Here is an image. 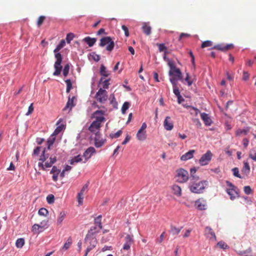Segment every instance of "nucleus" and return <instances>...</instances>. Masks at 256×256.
Wrapping results in <instances>:
<instances>
[{"label": "nucleus", "instance_id": "f257e3e1", "mask_svg": "<svg viewBox=\"0 0 256 256\" xmlns=\"http://www.w3.org/2000/svg\"><path fill=\"white\" fill-rule=\"evenodd\" d=\"M66 44V42L64 40H62L60 42L59 44L56 46V48L54 50V52L55 53L54 56L56 58V61L54 64V72L53 73V75L55 76H59L62 70V66L61 63L62 62V54L58 52L60 49L64 46Z\"/></svg>", "mask_w": 256, "mask_h": 256}, {"label": "nucleus", "instance_id": "f03ea898", "mask_svg": "<svg viewBox=\"0 0 256 256\" xmlns=\"http://www.w3.org/2000/svg\"><path fill=\"white\" fill-rule=\"evenodd\" d=\"M190 180L188 184L190 190L194 194H202L208 186V182L206 180Z\"/></svg>", "mask_w": 256, "mask_h": 256}, {"label": "nucleus", "instance_id": "7ed1b4c3", "mask_svg": "<svg viewBox=\"0 0 256 256\" xmlns=\"http://www.w3.org/2000/svg\"><path fill=\"white\" fill-rule=\"evenodd\" d=\"M176 172V182L180 183H184L188 180L189 176L188 172L186 170L181 168L177 170Z\"/></svg>", "mask_w": 256, "mask_h": 256}, {"label": "nucleus", "instance_id": "20e7f679", "mask_svg": "<svg viewBox=\"0 0 256 256\" xmlns=\"http://www.w3.org/2000/svg\"><path fill=\"white\" fill-rule=\"evenodd\" d=\"M108 44L106 47V50L108 52H111L114 46V42L112 40L110 36H106L102 38L100 40V46L103 47L106 44Z\"/></svg>", "mask_w": 256, "mask_h": 256}, {"label": "nucleus", "instance_id": "39448f33", "mask_svg": "<svg viewBox=\"0 0 256 256\" xmlns=\"http://www.w3.org/2000/svg\"><path fill=\"white\" fill-rule=\"evenodd\" d=\"M212 154L210 150H208L206 154H203L199 160V164L200 166H204L208 164L211 160Z\"/></svg>", "mask_w": 256, "mask_h": 256}, {"label": "nucleus", "instance_id": "423d86ee", "mask_svg": "<svg viewBox=\"0 0 256 256\" xmlns=\"http://www.w3.org/2000/svg\"><path fill=\"white\" fill-rule=\"evenodd\" d=\"M96 100L100 103H104L108 98L107 92L100 88L96 94Z\"/></svg>", "mask_w": 256, "mask_h": 256}, {"label": "nucleus", "instance_id": "0eeeda50", "mask_svg": "<svg viewBox=\"0 0 256 256\" xmlns=\"http://www.w3.org/2000/svg\"><path fill=\"white\" fill-rule=\"evenodd\" d=\"M170 76L171 77L170 78V80L171 83L172 81L174 84H177L176 82L178 80H182V73L179 68L174 70V74L172 76Z\"/></svg>", "mask_w": 256, "mask_h": 256}, {"label": "nucleus", "instance_id": "6e6552de", "mask_svg": "<svg viewBox=\"0 0 256 256\" xmlns=\"http://www.w3.org/2000/svg\"><path fill=\"white\" fill-rule=\"evenodd\" d=\"M92 115L94 118H96V120H94V122H96L100 124L105 120V118L104 117V111L97 110Z\"/></svg>", "mask_w": 256, "mask_h": 256}, {"label": "nucleus", "instance_id": "1a4fd4ad", "mask_svg": "<svg viewBox=\"0 0 256 256\" xmlns=\"http://www.w3.org/2000/svg\"><path fill=\"white\" fill-rule=\"evenodd\" d=\"M84 242H88L89 245L88 246L87 248L88 251H90L92 250L95 246L97 244V240L96 237L90 236V238H88L86 239V236L84 238Z\"/></svg>", "mask_w": 256, "mask_h": 256}, {"label": "nucleus", "instance_id": "9d476101", "mask_svg": "<svg viewBox=\"0 0 256 256\" xmlns=\"http://www.w3.org/2000/svg\"><path fill=\"white\" fill-rule=\"evenodd\" d=\"M226 192L230 196V199L232 200H234L236 198H238L240 196L239 190L238 188H226Z\"/></svg>", "mask_w": 256, "mask_h": 256}, {"label": "nucleus", "instance_id": "9b49d317", "mask_svg": "<svg viewBox=\"0 0 256 256\" xmlns=\"http://www.w3.org/2000/svg\"><path fill=\"white\" fill-rule=\"evenodd\" d=\"M234 48L232 44L224 45V44H218L213 46L212 49L218 50L222 52H226V50Z\"/></svg>", "mask_w": 256, "mask_h": 256}, {"label": "nucleus", "instance_id": "f8f14e48", "mask_svg": "<svg viewBox=\"0 0 256 256\" xmlns=\"http://www.w3.org/2000/svg\"><path fill=\"white\" fill-rule=\"evenodd\" d=\"M101 126V124L97 122H93L88 128V130L96 134H100V128Z\"/></svg>", "mask_w": 256, "mask_h": 256}, {"label": "nucleus", "instance_id": "ddd939ff", "mask_svg": "<svg viewBox=\"0 0 256 256\" xmlns=\"http://www.w3.org/2000/svg\"><path fill=\"white\" fill-rule=\"evenodd\" d=\"M96 152V150L94 147L90 146L88 148L83 154V156L85 160L87 161L91 156Z\"/></svg>", "mask_w": 256, "mask_h": 256}, {"label": "nucleus", "instance_id": "4468645a", "mask_svg": "<svg viewBox=\"0 0 256 256\" xmlns=\"http://www.w3.org/2000/svg\"><path fill=\"white\" fill-rule=\"evenodd\" d=\"M164 126L167 130H171L173 128L174 124L170 116H166L164 122Z\"/></svg>", "mask_w": 256, "mask_h": 256}, {"label": "nucleus", "instance_id": "2eb2a0df", "mask_svg": "<svg viewBox=\"0 0 256 256\" xmlns=\"http://www.w3.org/2000/svg\"><path fill=\"white\" fill-rule=\"evenodd\" d=\"M195 206L198 210H205L206 208V201L203 200L198 199L196 201Z\"/></svg>", "mask_w": 256, "mask_h": 256}, {"label": "nucleus", "instance_id": "dca6fc26", "mask_svg": "<svg viewBox=\"0 0 256 256\" xmlns=\"http://www.w3.org/2000/svg\"><path fill=\"white\" fill-rule=\"evenodd\" d=\"M205 232L206 236L212 241L216 240V236L214 232L212 231V229L209 227L206 226L205 228Z\"/></svg>", "mask_w": 256, "mask_h": 256}, {"label": "nucleus", "instance_id": "f3484780", "mask_svg": "<svg viewBox=\"0 0 256 256\" xmlns=\"http://www.w3.org/2000/svg\"><path fill=\"white\" fill-rule=\"evenodd\" d=\"M100 230H99L96 226H92L90 230H88L86 234V239L90 236L96 237V234L98 233Z\"/></svg>", "mask_w": 256, "mask_h": 256}, {"label": "nucleus", "instance_id": "a211bd4d", "mask_svg": "<svg viewBox=\"0 0 256 256\" xmlns=\"http://www.w3.org/2000/svg\"><path fill=\"white\" fill-rule=\"evenodd\" d=\"M200 116L202 119L203 120L205 125L207 126L211 125L212 124V120L207 114L205 112L201 113Z\"/></svg>", "mask_w": 256, "mask_h": 256}, {"label": "nucleus", "instance_id": "6ab92c4d", "mask_svg": "<svg viewBox=\"0 0 256 256\" xmlns=\"http://www.w3.org/2000/svg\"><path fill=\"white\" fill-rule=\"evenodd\" d=\"M99 134H100L96 135V136L94 138V146L96 148H100L106 142V140L104 139H100Z\"/></svg>", "mask_w": 256, "mask_h": 256}, {"label": "nucleus", "instance_id": "aec40b11", "mask_svg": "<svg viewBox=\"0 0 256 256\" xmlns=\"http://www.w3.org/2000/svg\"><path fill=\"white\" fill-rule=\"evenodd\" d=\"M194 152V150H190L188 152L182 155L180 157V160L182 161H186L190 160L193 157V155Z\"/></svg>", "mask_w": 256, "mask_h": 256}, {"label": "nucleus", "instance_id": "412c9836", "mask_svg": "<svg viewBox=\"0 0 256 256\" xmlns=\"http://www.w3.org/2000/svg\"><path fill=\"white\" fill-rule=\"evenodd\" d=\"M250 166L248 161H244V166L242 170V173L247 176L250 172Z\"/></svg>", "mask_w": 256, "mask_h": 256}, {"label": "nucleus", "instance_id": "4be33fe9", "mask_svg": "<svg viewBox=\"0 0 256 256\" xmlns=\"http://www.w3.org/2000/svg\"><path fill=\"white\" fill-rule=\"evenodd\" d=\"M182 228V226L180 228H178L173 225H170V229L168 230V232L170 234H172V236H176L178 235L180 232Z\"/></svg>", "mask_w": 256, "mask_h": 256}, {"label": "nucleus", "instance_id": "5701e85b", "mask_svg": "<svg viewBox=\"0 0 256 256\" xmlns=\"http://www.w3.org/2000/svg\"><path fill=\"white\" fill-rule=\"evenodd\" d=\"M83 41L86 42L90 47H92L96 42V38H92L90 36H86L83 39Z\"/></svg>", "mask_w": 256, "mask_h": 256}, {"label": "nucleus", "instance_id": "b1692460", "mask_svg": "<svg viewBox=\"0 0 256 256\" xmlns=\"http://www.w3.org/2000/svg\"><path fill=\"white\" fill-rule=\"evenodd\" d=\"M136 138L139 140H144L146 138V131L138 130L136 134Z\"/></svg>", "mask_w": 256, "mask_h": 256}, {"label": "nucleus", "instance_id": "393cba45", "mask_svg": "<svg viewBox=\"0 0 256 256\" xmlns=\"http://www.w3.org/2000/svg\"><path fill=\"white\" fill-rule=\"evenodd\" d=\"M172 188L174 194L178 196L182 195V189L180 186L174 184L172 186Z\"/></svg>", "mask_w": 256, "mask_h": 256}, {"label": "nucleus", "instance_id": "a878e982", "mask_svg": "<svg viewBox=\"0 0 256 256\" xmlns=\"http://www.w3.org/2000/svg\"><path fill=\"white\" fill-rule=\"evenodd\" d=\"M75 98L76 97L74 96H72V98H70V96H69L66 104L64 108V110H65L67 108H70V110H71L72 108L74 106V100Z\"/></svg>", "mask_w": 256, "mask_h": 256}, {"label": "nucleus", "instance_id": "bb28decb", "mask_svg": "<svg viewBox=\"0 0 256 256\" xmlns=\"http://www.w3.org/2000/svg\"><path fill=\"white\" fill-rule=\"evenodd\" d=\"M142 30L144 32L147 36H148L151 34L152 28L150 26L147 25L146 23L143 24Z\"/></svg>", "mask_w": 256, "mask_h": 256}, {"label": "nucleus", "instance_id": "cd10ccee", "mask_svg": "<svg viewBox=\"0 0 256 256\" xmlns=\"http://www.w3.org/2000/svg\"><path fill=\"white\" fill-rule=\"evenodd\" d=\"M167 62H168V66H169V67L170 68V70L169 71L168 74H169V76H172L174 74V70L178 69V68H176L175 64L170 60Z\"/></svg>", "mask_w": 256, "mask_h": 256}, {"label": "nucleus", "instance_id": "c85d7f7f", "mask_svg": "<svg viewBox=\"0 0 256 256\" xmlns=\"http://www.w3.org/2000/svg\"><path fill=\"white\" fill-rule=\"evenodd\" d=\"M197 170V168L195 167L191 168L190 170V180H199V176H197L195 174Z\"/></svg>", "mask_w": 256, "mask_h": 256}, {"label": "nucleus", "instance_id": "c756f323", "mask_svg": "<svg viewBox=\"0 0 256 256\" xmlns=\"http://www.w3.org/2000/svg\"><path fill=\"white\" fill-rule=\"evenodd\" d=\"M32 230L34 234H38L43 232V230L40 229L38 224H34L32 226Z\"/></svg>", "mask_w": 256, "mask_h": 256}, {"label": "nucleus", "instance_id": "7c9ffc66", "mask_svg": "<svg viewBox=\"0 0 256 256\" xmlns=\"http://www.w3.org/2000/svg\"><path fill=\"white\" fill-rule=\"evenodd\" d=\"M82 160V158L80 155L78 154L76 156H74L70 160V163L72 165L76 163L80 162Z\"/></svg>", "mask_w": 256, "mask_h": 256}, {"label": "nucleus", "instance_id": "2f4dec72", "mask_svg": "<svg viewBox=\"0 0 256 256\" xmlns=\"http://www.w3.org/2000/svg\"><path fill=\"white\" fill-rule=\"evenodd\" d=\"M46 148H44L42 154L40 156L39 160L42 162H44L48 157V154H46Z\"/></svg>", "mask_w": 256, "mask_h": 256}, {"label": "nucleus", "instance_id": "473e14b6", "mask_svg": "<svg viewBox=\"0 0 256 256\" xmlns=\"http://www.w3.org/2000/svg\"><path fill=\"white\" fill-rule=\"evenodd\" d=\"M71 244H72V239L70 237L68 238V239L67 240L66 242L64 243V246H62V248L61 250L62 251L66 250L70 248Z\"/></svg>", "mask_w": 256, "mask_h": 256}, {"label": "nucleus", "instance_id": "72a5a7b5", "mask_svg": "<svg viewBox=\"0 0 256 256\" xmlns=\"http://www.w3.org/2000/svg\"><path fill=\"white\" fill-rule=\"evenodd\" d=\"M101 218L102 216L100 215L94 219V224H96V226H98V228H99V230H101L102 227L101 222Z\"/></svg>", "mask_w": 256, "mask_h": 256}, {"label": "nucleus", "instance_id": "f704fd0d", "mask_svg": "<svg viewBox=\"0 0 256 256\" xmlns=\"http://www.w3.org/2000/svg\"><path fill=\"white\" fill-rule=\"evenodd\" d=\"M100 74L104 77H107L110 74L106 70V68L102 64L100 68Z\"/></svg>", "mask_w": 256, "mask_h": 256}, {"label": "nucleus", "instance_id": "c9c22d12", "mask_svg": "<svg viewBox=\"0 0 256 256\" xmlns=\"http://www.w3.org/2000/svg\"><path fill=\"white\" fill-rule=\"evenodd\" d=\"M188 107L190 108V112L191 114L194 115V116H197L198 114L200 112V111L198 109L196 108H194L192 106H188Z\"/></svg>", "mask_w": 256, "mask_h": 256}, {"label": "nucleus", "instance_id": "e433bc0d", "mask_svg": "<svg viewBox=\"0 0 256 256\" xmlns=\"http://www.w3.org/2000/svg\"><path fill=\"white\" fill-rule=\"evenodd\" d=\"M24 244V240L23 238H18L16 242V248H20Z\"/></svg>", "mask_w": 256, "mask_h": 256}, {"label": "nucleus", "instance_id": "4c0bfd02", "mask_svg": "<svg viewBox=\"0 0 256 256\" xmlns=\"http://www.w3.org/2000/svg\"><path fill=\"white\" fill-rule=\"evenodd\" d=\"M172 85L174 93L176 96H178L180 95V92L177 86V84H174V82L172 81Z\"/></svg>", "mask_w": 256, "mask_h": 256}, {"label": "nucleus", "instance_id": "58836bf2", "mask_svg": "<svg viewBox=\"0 0 256 256\" xmlns=\"http://www.w3.org/2000/svg\"><path fill=\"white\" fill-rule=\"evenodd\" d=\"M103 78H101L100 81V83H102V84L103 88L104 89L108 88V86L110 85L109 80L110 79L108 80H103Z\"/></svg>", "mask_w": 256, "mask_h": 256}, {"label": "nucleus", "instance_id": "ea45409f", "mask_svg": "<svg viewBox=\"0 0 256 256\" xmlns=\"http://www.w3.org/2000/svg\"><path fill=\"white\" fill-rule=\"evenodd\" d=\"M64 128V124L59 125L54 130L52 134L56 136L58 135Z\"/></svg>", "mask_w": 256, "mask_h": 256}, {"label": "nucleus", "instance_id": "a19ab883", "mask_svg": "<svg viewBox=\"0 0 256 256\" xmlns=\"http://www.w3.org/2000/svg\"><path fill=\"white\" fill-rule=\"evenodd\" d=\"M110 98H111L110 100V104H112V106L115 108H118V102L116 101V100L114 98V94H111L110 96Z\"/></svg>", "mask_w": 256, "mask_h": 256}, {"label": "nucleus", "instance_id": "79ce46f5", "mask_svg": "<svg viewBox=\"0 0 256 256\" xmlns=\"http://www.w3.org/2000/svg\"><path fill=\"white\" fill-rule=\"evenodd\" d=\"M233 175L238 178H242V177L241 176V175L239 173V170L238 168H232V170Z\"/></svg>", "mask_w": 256, "mask_h": 256}, {"label": "nucleus", "instance_id": "37998d69", "mask_svg": "<svg viewBox=\"0 0 256 256\" xmlns=\"http://www.w3.org/2000/svg\"><path fill=\"white\" fill-rule=\"evenodd\" d=\"M130 106V102H124L122 108V112L123 114H124L126 113V110L129 108Z\"/></svg>", "mask_w": 256, "mask_h": 256}, {"label": "nucleus", "instance_id": "c03bdc74", "mask_svg": "<svg viewBox=\"0 0 256 256\" xmlns=\"http://www.w3.org/2000/svg\"><path fill=\"white\" fill-rule=\"evenodd\" d=\"M66 216V213L64 212H61L60 213L59 216L57 220L58 224H61L62 220H64Z\"/></svg>", "mask_w": 256, "mask_h": 256}, {"label": "nucleus", "instance_id": "a18cd8bd", "mask_svg": "<svg viewBox=\"0 0 256 256\" xmlns=\"http://www.w3.org/2000/svg\"><path fill=\"white\" fill-rule=\"evenodd\" d=\"M217 246L220 248L226 250L229 248L228 245H227L223 241H220L217 244Z\"/></svg>", "mask_w": 256, "mask_h": 256}, {"label": "nucleus", "instance_id": "49530a36", "mask_svg": "<svg viewBox=\"0 0 256 256\" xmlns=\"http://www.w3.org/2000/svg\"><path fill=\"white\" fill-rule=\"evenodd\" d=\"M65 82L66 84V92H69L70 90L72 88V83L71 82L70 80L68 79L65 80Z\"/></svg>", "mask_w": 256, "mask_h": 256}, {"label": "nucleus", "instance_id": "de8ad7c7", "mask_svg": "<svg viewBox=\"0 0 256 256\" xmlns=\"http://www.w3.org/2000/svg\"><path fill=\"white\" fill-rule=\"evenodd\" d=\"M55 136H54V134H52L47 140V142H46L47 144L52 146L54 144V143L56 140Z\"/></svg>", "mask_w": 256, "mask_h": 256}, {"label": "nucleus", "instance_id": "09e8293b", "mask_svg": "<svg viewBox=\"0 0 256 256\" xmlns=\"http://www.w3.org/2000/svg\"><path fill=\"white\" fill-rule=\"evenodd\" d=\"M212 45V42L210 40H206L201 45L202 48L211 46Z\"/></svg>", "mask_w": 256, "mask_h": 256}, {"label": "nucleus", "instance_id": "8fccbe9b", "mask_svg": "<svg viewBox=\"0 0 256 256\" xmlns=\"http://www.w3.org/2000/svg\"><path fill=\"white\" fill-rule=\"evenodd\" d=\"M70 70V66L69 64H66L62 70V74L64 76H66L68 74Z\"/></svg>", "mask_w": 256, "mask_h": 256}, {"label": "nucleus", "instance_id": "3c124183", "mask_svg": "<svg viewBox=\"0 0 256 256\" xmlns=\"http://www.w3.org/2000/svg\"><path fill=\"white\" fill-rule=\"evenodd\" d=\"M38 214L40 216H46L48 211L46 208H42L39 210Z\"/></svg>", "mask_w": 256, "mask_h": 256}, {"label": "nucleus", "instance_id": "603ef678", "mask_svg": "<svg viewBox=\"0 0 256 256\" xmlns=\"http://www.w3.org/2000/svg\"><path fill=\"white\" fill-rule=\"evenodd\" d=\"M90 56H92V58L96 62H98L100 58V56L94 52L91 53Z\"/></svg>", "mask_w": 256, "mask_h": 256}, {"label": "nucleus", "instance_id": "864d4df0", "mask_svg": "<svg viewBox=\"0 0 256 256\" xmlns=\"http://www.w3.org/2000/svg\"><path fill=\"white\" fill-rule=\"evenodd\" d=\"M46 200L48 204H51L54 202V197L52 194H49L46 197Z\"/></svg>", "mask_w": 256, "mask_h": 256}, {"label": "nucleus", "instance_id": "5fc2aeb1", "mask_svg": "<svg viewBox=\"0 0 256 256\" xmlns=\"http://www.w3.org/2000/svg\"><path fill=\"white\" fill-rule=\"evenodd\" d=\"M48 220H42L40 224H39V226L40 228V229L43 230L45 229V228L48 227Z\"/></svg>", "mask_w": 256, "mask_h": 256}, {"label": "nucleus", "instance_id": "6e6d98bb", "mask_svg": "<svg viewBox=\"0 0 256 256\" xmlns=\"http://www.w3.org/2000/svg\"><path fill=\"white\" fill-rule=\"evenodd\" d=\"M74 38V34L72 33H68L67 34L66 36V40L68 44H70V42L73 40Z\"/></svg>", "mask_w": 256, "mask_h": 256}, {"label": "nucleus", "instance_id": "4d7b16f0", "mask_svg": "<svg viewBox=\"0 0 256 256\" xmlns=\"http://www.w3.org/2000/svg\"><path fill=\"white\" fill-rule=\"evenodd\" d=\"M83 193L78 192L77 196L78 201L79 204H82L83 202Z\"/></svg>", "mask_w": 256, "mask_h": 256}, {"label": "nucleus", "instance_id": "13d9d810", "mask_svg": "<svg viewBox=\"0 0 256 256\" xmlns=\"http://www.w3.org/2000/svg\"><path fill=\"white\" fill-rule=\"evenodd\" d=\"M158 46V49L160 52L167 51V48L164 44H157Z\"/></svg>", "mask_w": 256, "mask_h": 256}, {"label": "nucleus", "instance_id": "bf43d9fd", "mask_svg": "<svg viewBox=\"0 0 256 256\" xmlns=\"http://www.w3.org/2000/svg\"><path fill=\"white\" fill-rule=\"evenodd\" d=\"M46 19V17L44 16H40L38 20L37 24L38 26L42 25L43 23L44 20Z\"/></svg>", "mask_w": 256, "mask_h": 256}, {"label": "nucleus", "instance_id": "052dcab7", "mask_svg": "<svg viewBox=\"0 0 256 256\" xmlns=\"http://www.w3.org/2000/svg\"><path fill=\"white\" fill-rule=\"evenodd\" d=\"M247 134V130H240V129H238L236 132V135L237 136H240L241 134Z\"/></svg>", "mask_w": 256, "mask_h": 256}, {"label": "nucleus", "instance_id": "680f3d73", "mask_svg": "<svg viewBox=\"0 0 256 256\" xmlns=\"http://www.w3.org/2000/svg\"><path fill=\"white\" fill-rule=\"evenodd\" d=\"M122 134V130H119L114 134H110V137L112 138H118Z\"/></svg>", "mask_w": 256, "mask_h": 256}, {"label": "nucleus", "instance_id": "e2e57ef3", "mask_svg": "<svg viewBox=\"0 0 256 256\" xmlns=\"http://www.w3.org/2000/svg\"><path fill=\"white\" fill-rule=\"evenodd\" d=\"M244 192L246 194H250L252 193V190L250 186H245L244 188Z\"/></svg>", "mask_w": 256, "mask_h": 256}, {"label": "nucleus", "instance_id": "0e129e2a", "mask_svg": "<svg viewBox=\"0 0 256 256\" xmlns=\"http://www.w3.org/2000/svg\"><path fill=\"white\" fill-rule=\"evenodd\" d=\"M125 239H126V242L132 244L133 242L132 236H130V234H128L126 236Z\"/></svg>", "mask_w": 256, "mask_h": 256}, {"label": "nucleus", "instance_id": "69168bd1", "mask_svg": "<svg viewBox=\"0 0 256 256\" xmlns=\"http://www.w3.org/2000/svg\"><path fill=\"white\" fill-rule=\"evenodd\" d=\"M192 120L193 122L196 124V125L197 126V127L200 128L202 124H201L198 118H192Z\"/></svg>", "mask_w": 256, "mask_h": 256}, {"label": "nucleus", "instance_id": "338daca9", "mask_svg": "<svg viewBox=\"0 0 256 256\" xmlns=\"http://www.w3.org/2000/svg\"><path fill=\"white\" fill-rule=\"evenodd\" d=\"M60 172V170L58 169L56 166H54L52 168V169L51 170L50 172V173L52 174H56V173H57V174H59Z\"/></svg>", "mask_w": 256, "mask_h": 256}, {"label": "nucleus", "instance_id": "774afa93", "mask_svg": "<svg viewBox=\"0 0 256 256\" xmlns=\"http://www.w3.org/2000/svg\"><path fill=\"white\" fill-rule=\"evenodd\" d=\"M122 28L124 31L125 36L126 37L128 36H129V32H128V28L126 26L122 25Z\"/></svg>", "mask_w": 256, "mask_h": 256}]
</instances>
